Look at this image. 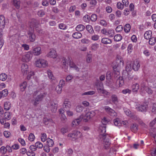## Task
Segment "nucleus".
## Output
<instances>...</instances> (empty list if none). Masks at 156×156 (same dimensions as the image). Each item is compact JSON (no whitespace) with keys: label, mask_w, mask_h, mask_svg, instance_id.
<instances>
[{"label":"nucleus","mask_w":156,"mask_h":156,"mask_svg":"<svg viewBox=\"0 0 156 156\" xmlns=\"http://www.w3.org/2000/svg\"><path fill=\"white\" fill-rule=\"evenodd\" d=\"M117 8L120 9H122L123 8L124 5L122 3L119 2L117 3Z\"/></svg>","instance_id":"nucleus-58"},{"label":"nucleus","mask_w":156,"mask_h":156,"mask_svg":"<svg viewBox=\"0 0 156 156\" xmlns=\"http://www.w3.org/2000/svg\"><path fill=\"white\" fill-rule=\"evenodd\" d=\"M21 68L22 72L23 74V75L27 74L28 71L27 65L25 64H23L22 65Z\"/></svg>","instance_id":"nucleus-15"},{"label":"nucleus","mask_w":156,"mask_h":156,"mask_svg":"<svg viewBox=\"0 0 156 156\" xmlns=\"http://www.w3.org/2000/svg\"><path fill=\"white\" fill-rule=\"evenodd\" d=\"M83 115H80L77 119L74 120L72 122L73 126L78 125L80 124V122L82 121L83 122Z\"/></svg>","instance_id":"nucleus-7"},{"label":"nucleus","mask_w":156,"mask_h":156,"mask_svg":"<svg viewBox=\"0 0 156 156\" xmlns=\"http://www.w3.org/2000/svg\"><path fill=\"white\" fill-rule=\"evenodd\" d=\"M61 121L63 123L65 122L66 120V118L65 115H62L61 116Z\"/></svg>","instance_id":"nucleus-63"},{"label":"nucleus","mask_w":156,"mask_h":156,"mask_svg":"<svg viewBox=\"0 0 156 156\" xmlns=\"http://www.w3.org/2000/svg\"><path fill=\"white\" fill-rule=\"evenodd\" d=\"M34 75V73L33 72H30L28 73L27 76V79L28 80H29L31 77L33 76Z\"/></svg>","instance_id":"nucleus-61"},{"label":"nucleus","mask_w":156,"mask_h":156,"mask_svg":"<svg viewBox=\"0 0 156 156\" xmlns=\"http://www.w3.org/2000/svg\"><path fill=\"white\" fill-rule=\"evenodd\" d=\"M4 135L6 138H8L11 135V133L9 131H5L3 133Z\"/></svg>","instance_id":"nucleus-60"},{"label":"nucleus","mask_w":156,"mask_h":156,"mask_svg":"<svg viewBox=\"0 0 156 156\" xmlns=\"http://www.w3.org/2000/svg\"><path fill=\"white\" fill-rule=\"evenodd\" d=\"M147 105L146 104L140 105L139 107L136 108L137 110L141 112H146L148 108Z\"/></svg>","instance_id":"nucleus-9"},{"label":"nucleus","mask_w":156,"mask_h":156,"mask_svg":"<svg viewBox=\"0 0 156 156\" xmlns=\"http://www.w3.org/2000/svg\"><path fill=\"white\" fill-rule=\"evenodd\" d=\"M47 56L48 57L55 58L57 56V54L56 51L54 49H52L51 50L49 53L47 55Z\"/></svg>","instance_id":"nucleus-12"},{"label":"nucleus","mask_w":156,"mask_h":156,"mask_svg":"<svg viewBox=\"0 0 156 156\" xmlns=\"http://www.w3.org/2000/svg\"><path fill=\"white\" fill-rule=\"evenodd\" d=\"M131 28L130 25L129 24H127L124 27V30L126 33H128Z\"/></svg>","instance_id":"nucleus-34"},{"label":"nucleus","mask_w":156,"mask_h":156,"mask_svg":"<svg viewBox=\"0 0 156 156\" xmlns=\"http://www.w3.org/2000/svg\"><path fill=\"white\" fill-rule=\"evenodd\" d=\"M149 39V43L151 45H153L155 44V42H156L155 38L154 37H152L150 38Z\"/></svg>","instance_id":"nucleus-43"},{"label":"nucleus","mask_w":156,"mask_h":156,"mask_svg":"<svg viewBox=\"0 0 156 156\" xmlns=\"http://www.w3.org/2000/svg\"><path fill=\"white\" fill-rule=\"evenodd\" d=\"M10 104L9 102H5L4 104V109L6 111L9 110L10 108Z\"/></svg>","instance_id":"nucleus-32"},{"label":"nucleus","mask_w":156,"mask_h":156,"mask_svg":"<svg viewBox=\"0 0 156 156\" xmlns=\"http://www.w3.org/2000/svg\"><path fill=\"white\" fill-rule=\"evenodd\" d=\"M152 34V32L150 31H148L146 32L144 34V37L146 39L148 40L151 38V34Z\"/></svg>","instance_id":"nucleus-25"},{"label":"nucleus","mask_w":156,"mask_h":156,"mask_svg":"<svg viewBox=\"0 0 156 156\" xmlns=\"http://www.w3.org/2000/svg\"><path fill=\"white\" fill-rule=\"evenodd\" d=\"M133 69V65L131 63H128L126 64V71H130Z\"/></svg>","instance_id":"nucleus-31"},{"label":"nucleus","mask_w":156,"mask_h":156,"mask_svg":"<svg viewBox=\"0 0 156 156\" xmlns=\"http://www.w3.org/2000/svg\"><path fill=\"white\" fill-rule=\"evenodd\" d=\"M83 109V106L80 105H78L76 107V110L78 112H82Z\"/></svg>","instance_id":"nucleus-46"},{"label":"nucleus","mask_w":156,"mask_h":156,"mask_svg":"<svg viewBox=\"0 0 156 156\" xmlns=\"http://www.w3.org/2000/svg\"><path fill=\"white\" fill-rule=\"evenodd\" d=\"M62 89V87L60 86V85H57L55 89L56 91L58 94H60L61 93Z\"/></svg>","instance_id":"nucleus-41"},{"label":"nucleus","mask_w":156,"mask_h":156,"mask_svg":"<svg viewBox=\"0 0 156 156\" xmlns=\"http://www.w3.org/2000/svg\"><path fill=\"white\" fill-rule=\"evenodd\" d=\"M87 30L90 34H92L94 32V30L91 26L90 25H87L86 27Z\"/></svg>","instance_id":"nucleus-36"},{"label":"nucleus","mask_w":156,"mask_h":156,"mask_svg":"<svg viewBox=\"0 0 156 156\" xmlns=\"http://www.w3.org/2000/svg\"><path fill=\"white\" fill-rule=\"evenodd\" d=\"M115 126H120L122 125V123L120 122V121L119 118H116L113 120Z\"/></svg>","instance_id":"nucleus-33"},{"label":"nucleus","mask_w":156,"mask_h":156,"mask_svg":"<svg viewBox=\"0 0 156 156\" xmlns=\"http://www.w3.org/2000/svg\"><path fill=\"white\" fill-rule=\"evenodd\" d=\"M1 152L2 154H5L6 152V147L4 146L0 148Z\"/></svg>","instance_id":"nucleus-62"},{"label":"nucleus","mask_w":156,"mask_h":156,"mask_svg":"<svg viewBox=\"0 0 156 156\" xmlns=\"http://www.w3.org/2000/svg\"><path fill=\"white\" fill-rule=\"evenodd\" d=\"M95 92L93 91H90L87 92H84L82 94V95H92L95 94Z\"/></svg>","instance_id":"nucleus-48"},{"label":"nucleus","mask_w":156,"mask_h":156,"mask_svg":"<svg viewBox=\"0 0 156 156\" xmlns=\"http://www.w3.org/2000/svg\"><path fill=\"white\" fill-rule=\"evenodd\" d=\"M105 110L107 113L112 116H116L117 115L116 113L109 107H106L105 108Z\"/></svg>","instance_id":"nucleus-6"},{"label":"nucleus","mask_w":156,"mask_h":156,"mask_svg":"<svg viewBox=\"0 0 156 156\" xmlns=\"http://www.w3.org/2000/svg\"><path fill=\"white\" fill-rule=\"evenodd\" d=\"M83 19L84 21L87 22L90 21V17L89 16L86 15L83 16Z\"/></svg>","instance_id":"nucleus-53"},{"label":"nucleus","mask_w":156,"mask_h":156,"mask_svg":"<svg viewBox=\"0 0 156 156\" xmlns=\"http://www.w3.org/2000/svg\"><path fill=\"white\" fill-rule=\"evenodd\" d=\"M5 25V19L4 16L2 15L0 16V27L2 30L3 29Z\"/></svg>","instance_id":"nucleus-11"},{"label":"nucleus","mask_w":156,"mask_h":156,"mask_svg":"<svg viewBox=\"0 0 156 156\" xmlns=\"http://www.w3.org/2000/svg\"><path fill=\"white\" fill-rule=\"evenodd\" d=\"M131 90L128 89H126L123 90L122 91V92L124 94H126L127 93L130 94L131 92Z\"/></svg>","instance_id":"nucleus-59"},{"label":"nucleus","mask_w":156,"mask_h":156,"mask_svg":"<svg viewBox=\"0 0 156 156\" xmlns=\"http://www.w3.org/2000/svg\"><path fill=\"white\" fill-rule=\"evenodd\" d=\"M95 114V112L93 111L87 112L85 115L83 116V122H88L89 120L94 116Z\"/></svg>","instance_id":"nucleus-4"},{"label":"nucleus","mask_w":156,"mask_h":156,"mask_svg":"<svg viewBox=\"0 0 156 156\" xmlns=\"http://www.w3.org/2000/svg\"><path fill=\"white\" fill-rule=\"evenodd\" d=\"M85 26L82 24L78 25L76 27V30L78 31H81L85 29Z\"/></svg>","instance_id":"nucleus-30"},{"label":"nucleus","mask_w":156,"mask_h":156,"mask_svg":"<svg viewBox=\"0 0 156 156\" xmlns=\"http://www.w3.org/2000/svg\"><path fill=\"white\" fill-rule=\"evenodd\" d=\"M152 112L154 113V114L156 113V104L154 103L153 105L152 109Z\"/></svg>","instance_id":"nucleus-64"},{"label":"nucleus","mask_w":156,"mask_h":156,"mask_svg":"<svg viewBox=\"0 0 156 156\" xmlns=\"http://www.w3.org/2000/svg\"><path fill=\"white\" fill-rule=\"evenodd\" d=\"M47 94V93L42 89H39L35 91L33 93V95L34 96L37 95V96L35 98L33 105L34 106H37L39 102L41 101L43 98L45 97Z\"/></svg>","instance_id":"nucleus-2"},{"label":"nucleus","mask_w":156,"mask_h":156,"mask_svg":"<svg viewBox=\"0 0 156 156\" xmlns=\"http://www.w3.org/2000/svg\"><path fill=\"white\" fill-rule=\"evenodd\" d=\"M37 14L39 16L42 17L44 15L45 13L43 11L40 10L37 12Z\"/></svg>","instance_id":"nucleus-56"},{"label":"nucleus","mask_w":156,"mask_h":156,"mask_svg":"<svg viewBox=\"0 0 156 156\" xmlns=\"http://www.w3.org/2000/svg\"><path fill=\"white\" fill-rule=\"evenodd\" d=\"M130 129L133 133H136L138 130L137 125L136 124H132L130 126Z\"/></svg>","instance_id":"nucleus-18"},{"label":"nucleus","mask_w":156,"mask_h":156,"mask_svg":"<svg viewBox=\"0 0 156 156\" xmlns=\"http://www.w3.org/2000/svg\"><path fill=\"white\" fill-rule=\"evenodd\" d=\"M47 62L43 59H40L36 62V66L39 67H45L47 66Z\"/></svg>","instance_id":"nucleus-5"},{"label":"nucleus","mask_w":156,"mask_h":156,"mask_svg":"<svg viewBox=\"0 0 156 156\" xmlns=\"http://www.w3.org/2000/svg\"><path fill=\"white\" fill-rule=\"evenodd\" d=\"M34 136L33 133H30L28 139L30 141H34Z\"/></svg>","instance_id":"nucleus-55"},{"label":"nucleus","mask_w":156,"mask_h":156,"mask_svg":"<svg viewBox=\"0 0 156 156\" xmlns=\"http://www.w3.org/2000/svg\"><path fill=\"white\" fill-rule=\"evenodd\" d=\"M114 83L112 80H109L107 83V85L111 88H114L113 86Z\"/></svg>","instance_id":"nucleus-45"},{"label":"nucleus","mask_w":156,"mask_h":156,"mask_svg":"<svg viewBox=\"0 0 156 156\" xmlns=\"http://www.w3.org/2000/svg\"><path fill=\"white\" fill-rule=\"evenodd\" d=\"M48 76L50 79L52 80H55V78L53 76V75L51 72H48Z\"/></svg>","instance_id":"nucleus-51"},{"label":"nucleus","mask_w":156,"mask_h":156,"mask_svg":"<svg viewBox=\"0 0 156 156\" xmlns=\"http://www.w3.org/2000/svg\"><path fill=\"white\" fill-rule=\"evenodd\" d=\"M71 102L68 99H66L63 105V107L64 108H71Z\"/></svg>","instance_id":"nucleus-13"},{"label":"nucleus","mask_w":156,"mask_h":156,"mask_svg":"<svg viewBox=\"0 0 156 156\" xmlns=\"http://www.w3.org/2000/svg\"><path fill=\"white\" fill-rule=\"evenodd\" d=\"M38 24V22L36 20L34 19H32L30 23V27H35Z\"/></svg>","instance_id":"nucleus-26"},{"label":"nucleus","mask_w":156,"mask_h":156,"mask_svg":"<svg viewBox=\"0 0 156 156\" xmlns=\"http://www.w3.org/2000/svg\"><path fill=\"white\" fill-rule=\"evenodd\" d=\"M73 37L75 39H78L82 37V34L79 32H76L74 33L72 35Z\"/></svg>","instance_id":"nucleus-28"},{"label":"nucleus","mask_w":156,"mask_h":156,"mask_svg":"<svg viewBox=\"0 0 156 156\" xmlns=\"http://www.w3.org/2000/svg\"><path fill=\"white\" fill-rule=\"evenodd\" d=\"M41 49L40 47H37L34 48L33 50V53L35 55H38L41 53Z\"/></svg>","instance_id":"nucleus-14"},{"label":"nucleus","mask_w":156,"mask_h":156,"mask_svg":"<svg viewBox=\"0 0 156 156\" xmlns=\"http://www.w3.org/2000/svg\"><path fill=\"white\" fill-rule=\"evenodd\" d=\"M132 65L133 69L135 71H137L140 66L139 62L137 61H134Z\"/></svg>","instance_id":"nucleus-16"},{"label":"nucleus","mask_w":156,"mask_h":156,"mask_svg":"<svg viewBox=\"0 0 156 156\" xmlns=\"http://www.w3.org/2000/svg\"><path fill=\"white\" fill-rule=\"evenodd\" d=\"M47 145L48 147H52L54 144V142L52 140L48 138L47 139Z\"/></svg>","instance_id":"nucleus-38"},{"label":"nucleus","mask_w":156,"mask_h":156,"mask_svg":"<svg viewBox=\"0 0 156 156\" xmlns=\"http://www.w3.org/2000/svg\"><path fill=\"white\" fill-rule=\"evenodd\" d=\"M101 42L104 44H111L112 41L110 39L106 38H104L102 39Z\"/></svg>","instance_id":"nucleus-23"},{"label":"nucleus","mask_w":156,"mask_h":156,"mask_svg":"<svg viewBox=\"0 0 156 156\" xmlns=\"http://www.w3.org/2000/svg\"><path fill=\"white\" fill-rule=\"evenodd\" d=\"M4 117L5 120L7 119V120H9L10 118V113L9 112H5L4 113Z\"/></svg>","instance_id":"nucleus-40"},{"label":"nucleus","mask_w":156,"mask_h":156,"mask_svg":"<svg viewBox=\"0 0 156 156\" xmlns=\"http://www.w3.org/2000/svg\"><path fill=\"white\" fill-rule=\"evenodd\" d=\"M41 140L43 142H44L46 139V135L45 133H41Z\"/></svg>","instance_id":"nucleus-52"},{"label":"nucleus","mask_w":156,"mask_h":156,"mask_svg":"<svg viewBox=\"0 0 156 156\" xmlns=\"http://www.w3.org/2000/svg\"><path fill=\"white\" fill-rule=\"evenodd\" d=\"M1 93L2 94V96L3 97H6L8 94V90L6 89L1 91Z\"/></svg>","instance_id":"nucleus-42"},{"label":"nucleus","mask_w":156,"mask_h":156,"mask_svg":"<svg viewBox=\"0 0 156 156\" xmlns=\"http://www.w3.org/2000/svg\"><path fill=\"white\" fill-rule=\"evenodd\" d=\"M97 19V15L95 14H92L90 17V19L92 21H95Z\"/></svg>","instance_id":"nucleus-47"},{"label":"nucleus","mask_w":156,"mask_h":156,"mask_svg":"<svg viewBox=\"0 0 156 156\" xmlns=\"http://www.w3.org/2000/svg\"><path fill=\"white\" fill-rule=\"evenodd\" d=\"M32 54L30 52H28L23 58L24 59V61L28 62L32 58Z\"/></svg>","instance_id":"nucleus-10"},{"label":"nucleus","mask_w":156,"mask_h":156,"mask_svg":"<svg viewBox=\"0 0 156 156\" xmlns=\"http://www.w3.org/2000/svg\"><path fill=\"white\" fill-rule=\"evenodd\" d=\"M111 98L113 103L115 104L116 105L119 101L117 95L115 94H113L112 95Z\"/></svg>","instance_id":"nucleus-20"},{"label":"nucleus","mask_w":156,"mask_h":156,"mask_svg":"<svg viewBox=\"0 0 156 156\" xmlns=\"http://www.w3.org/2000/svg\"><path fill=\"white\" fill-rule=\"evenodd\" d=\"M69 66L70 68H73L77 71H79V69L72 61H70Z\"/></svg>","instance_id":"nucleus-22"},{"label":"nucleus","mask_w":156,"mask_h":156,"mask_svg":"<svg viewBox=\"0 0 156 156\" xmlns=\"http://www.w3.org/2000/svg\"><path fill=\"white\" fill-rule=\"evenodd\" d=\"M101 94H105L106 96V97H108L110 96V93L107 91L106 90H104L101 92Z\"/></svg>","instance_id":"nucleus-57"},{"label":"nucleus","mask_w":156,"mask_h":156,"mask_svg":"<svg viewBox=\"0 0 156 156\" xmlns=\"http://www.w3.org/2000/svg\"><path fill=\"white\" fill-rule=\"evenodd\" d=\"M58 27L60 29L63 30L66 29L67 28L66 25L63 23L60 24L59 25Z\"/></svg>","instance_id":"nucleus-50"},{"label":"nucleus","mask_w":156,"mask_h":156,"mask_svg":"<svg viewBox=\"0 0 156 156\" xmlns=\"http://www.w3.org/2000/svg\"><path fill=\"white\" fill-rule=\"evenodd\" d=\"M27 85V82L26 81L23 82V83L21 84L20 85V90L22 91H24Z\"/></svg>","instance_id":"nucleus-29"},{"label":"nucleus","mask_w":156,"mask_h":156,"mask_svg":"<svg viewBox=\"0 0 156 156\" xmlns=\"http://www.w3.org/2000/svg\"><path fill=\"white\" fill-rule=\"evenodd\" d=\"M13 4L14 6L17 9H19L20 7V0H13Z\"/></svg>","instance_id":"nucleus-24"},{"label":"nucleus","mask_w":156,"mask_h":156,"mask_svg":"<svg viewBox=\"0 0 156 156\" xmlns=\"http://www.w3.org/2000/svg\"><path fill=\"white\" fill-rule=\"evenodd\" d=\"M139 85L138 83H136L132 86V90L133 92L137 93L139 90Z\"/></svg>","instance_id":"nucleus-17"},{"label":"nucleus","mask_w":156,"mask_h":156,"mask_svg":"<svg viewBox=\"0 0 156 156\" xmlns=\"http://www.w3.org/2000/svg\"><path fill=\"white\" fill-rule=\"evenodd\" d=\"M106 128L105 126L100 128V133L99 137L100 140L103 141V144H104V148L107 149L109 148L111 143L109 142V135L105 133Z\"/></svg>","instance_id":"nucleus-1"},{"label":"nucleus","mask_w":156,"mask_h":156,"mask_svg":"<svg viewBox=\"0 0 156 156\" xmlns=\"http://www.w3.org/2000/svg\"><path fill=\"white\" fill-rule=\"evenodd\" d=\"M7 75L5 73H2L0 75V80L2 81H5L7 78Z\"/></svg>","instance_id":"nucleus-37"},{"label":"nucleus","mask_w":156,"mask_h":156,"mask_svg":"<svg viewBox=\"0 0 156 156\" xmlns=\"http://www.w3.org/2000/svg\"><path fill=\"white\" fill-rule=\"evenodd\" d=\"M61 133L64 135L65 133L68 132V127L65 126L62 128L60 129Z\"/></svg>","instance_id":"nucleus-27"},{"label":"nucleus","mask_w":156,"mask_h":156,"mask_svg":"<svg viewBox=\"0 0 156 156\" xmlns=\"http://www.w3.org/2000/svg\"><path fill=\"white\" fill-rule=\"evenodd\" d=\"M115 41H121L122 39V37L120 34H118L115 35L114 38Z\"/></svg>","instance_id":"nucleus-35"},{"label":"nucleus","mask_w":156,"mask_h":156,"mask_svg":"<svg viewBox=\"0 0 156 156\" xmlns=\"http://www.w3.org/2000/svg\"><path fill=\"white\" fill-rule=\"evenodd\" d=\"M81 133L79 131H73L72 133H69L68 136L70 138V139L72 141L75 140L78 137L81 136Z\"/></svg>","instance_id":"nucleus-3"},{"label":"nucleus","mask_w":156,"mask_h":156,"mask_svg":"<svg viewBox=\"0 0 156 156\" xmlns=\"http://www.w3.org/2000/svg\"><path fill=\"white\" fill-rule=\"evenodd\" d=\"M123 28L122 25H119L115 29V30L117 32H120L123 29Z\"/></svg>","instance_id":"nucleus-54"},{"label":"nucleus","mask_w":156,"mask_h":156,"mask_svg":"<svg viewBox=\"0 0 156 156\" xmlns=\"http://www.w3.org/2000/svg\"><path fill=\"white\" fill-rule=\"evenodd\" d=\"M116 84H119V87H121L124 84V80L123 78L122 77L119 76L117 79L116 81Z\"/></svg>","instance_id":"nucleus-19"},{"label":"nucleus","mask_w":156,"mask_h":156,"mask_svg":"<svg viewBox=\"0 0 156 156\" xmlns=\"http://www.w3.org/2000/svg\"><path fill=\"white\" fill-rule=\"evenodd\" d=\"M33 30L32 29L29 30L27 32V34L29 35V39L31 42L34 41L36 38V36L35 34L34 33Z\"/></svg>","instance_id":"nucleus-8"},{"label":"nucleus","mask_w":156,"mask_h":156,"mask_svg":"<svg viewBox=\"0 0 156 156\" xmlns=\"http://www.w3.org/2000/svg\"><path fill=\"white\" fill-rule=\"evenodd\" d=\"M63 67L65 69V71L66 72L68 68V64L66 63V59L65 58L62 60Z\"/></svg>","instance_id":"nucleus-39"},{"label":"nucleus","mask_w":156,"mask_h":156,"mask_svg":"<svg viewBox=\"0 0 156 156\" xmlns=\"http://www.w3.org/2000/svg\"><path fill=\"white\" fill-rule=\"evenodd\" d=\"M97 90L98 93H101V92L103 90V85L102 83H98L97 85Z\"/></svg>","instance_id":"nucleus-21"},{"label":"nucleus","mask_w":156,"mask_h":156,"mask_svg":"<svg viewBox=\"0 0 156 156\" xmlns=\"http://www.w3.org/2000/svg\"><path fill=\"white\" fill-rule=\"evenodd\" d=\"M144 89L145 91L149 94H151L153 93V91L151 89L148 87H145Z\"/></svg>","instance_id":"nucleus-44"},{"label":"nucleus","mask_w":156,"mask_h":156,"mask_svg":"<svg viewBox=\"0 0 156 156\" xmlns=\"http://www.w3.org/2000/svg\"><path fill=\"white\" fill-rule=\"evenodd\" d=\"M35 145L37 148H42L43 146L42 143L40 142H37L35 144Z\"/></svg>","instance_id":"nucleus-49"}]
</instances>
